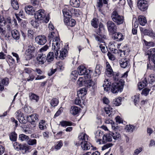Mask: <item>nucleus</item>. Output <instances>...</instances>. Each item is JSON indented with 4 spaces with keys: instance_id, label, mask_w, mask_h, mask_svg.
<instances>
[{
    "instance_id": "f257e3e1",
    "label": "nucleus",
    "mask_w": 155,
    "mask_h": 155,
    "mask_svg": "<svg viewBox=\"0 0 155 155\" xmlns=\"http://www.w3.org/2000/svg\"><path fill=\"white\" fill-rule=\"evenodd\" d=\"M48 38L50 41L53 39L52 48L55 50V51L61 46L63 45L60 42L58 34L57 32L53 31L49 34Z\"/></svg>"
},
{
    "instance_id": "f03ea898",
    "label": "nucleus",
    "mask_w": 155,
    "mask_h": 155,
    "mask_svg": "<svg viewBox=\"0 0 155 155\" xmlns=\"http://www.w3.org/2000/svg\"><path fill=\"white\" fill-rule=\"evenodd\" d=\"M45 11L42 9H40L38 10L35 14V17L36 19L38 20H43V21L47 23L49 21V17H46L45 18Z\"/></svg>"
},
{
    "instance_id": "7ed1b4c3",
    "label": "nucleus",
    "mask_w": 155,
    "mask_h": 155,
    "mask_svg": "<svg viewBox=\"0 0 155 155\" xmlns=\"http://www.w3.org/2000/svg\"><path fill=\"white\" fill-rule=\"evenodd\" d=\"M62 46L63 45L60 47L57 50H56V51H55V50H54L53 48H52V50H54V51L55 54V58L56 59H57L58 58L61 60H63L67 55L68 51L67 48H65L60 51V54H59L58 51Z\"/></svg>"
},
{
    "instance_id": "20e7f679",
    "label": "nucleus",
    "mask_w": 155,
    "mask_h": 155,
    "mask_svg": "<svg viewBox=\"0 0 155 155\" xmlns=\"http://www.w3.org/2000/svg\"><path fill=\"white\" fill-rule=\"evenodd\" d=\"M124 82L122 81H119L117 82L112 84L111 90L114 93H116L118 92H121L123 87Z\"/></svg>"
},
{
    "instance_id": "39448f33",
    "label": "nucleus",
    "mask_w": 155,
    "mask_h": 155,
    "mask_svg": "<svg viewBox=\"0 0 155 155\" xmlns=\"http://www.w3.org/2000/svg\"><path fill=\"white\" fill-rule=\"evenodd\" d=\"M111 17L112 20L117 25L122 24L124 21L123 16L119 15L116 11L112 12Z\"/></svg>"
},
{
    "instance_id": "423d86ee",
    "label": "nucleus",
    "mask_w": 155,
    "mask_h": 155,
    "mask_svg": "<svg viewBox=\"0 0 155 155\" xmlns=\"http://www.w3.org/2000/svg\"><path fill=\"white\" fill-rule=\"evenodd\" d=\"M89 71L83 65L79 66L78 68V72L80 75H84V78L86 79L90 77L89 74Z\"/></svg>"
},
{
    "instance_id": "0eeeda50",
    "label": "nucleus",
    "mask_w": 155,
    "mask_h": 155,
    "mask_svg": "<svg viewBox=\"0 0 155 155\" xmlns=\"http://www.w3.org/2000/svg\"><path fill=\"white\" fill-rule=\"evenodd\" d=\"M137 4L138 8L142 11H144L147 10L149 6L148 3L145 0L138 1Z\"/></svg>"
},
{
    "instance_id": "6e6552de",
    "label": "nucleus",
    "mask_w": 155,
    "mask_h": 155,
    "mask_svg": "<svg viewBox=\"0 0 155 155\" xmlns=\"http://www.w3.org/2000/svg\"><path fill=\"white\" fill-rule=\"evenodd\" d=\"M75 11V10H73V8L71 7H66L63 9L62 10L64 16L66 18L67 16L69 17H71L73 12Z\"/></svg>"
},
{
    "instance_id": "1a4fd4ad",
    "label": "nucleus",
    "mask_w": 155,
    "mask_h": 155,
    "mask_svg": "<svg viewBox=\"0 0 155 155\" xmlns=\"http://www.w3.org/2000/svg\"><path fill=\"white\" fill-rule=\"evenodd\" d=\"M107 25L108 30L109 32L114 33L116 31L117 26L113 21H109L107 22Z\"/></svg>"
},
{
    "instance_id": "9d476101",
    "label": "nucleus",
    "mask_w": 155,
    "mask_h": 155,
    "mask_svg": "<svg viewBox=\"0 0 155 155\" xmlns=\"http://www.w3.org/2000/svg\"><path fill=\"white\" fill-rule=\"evenodd\" d=\"M46 58L45 55L43 53L38 54L37 57V63L40 64H43L46 61Z\"/></svg>"
},
{
    "instance_id": "9b49d317",
    "label": "nucleus",
    "mask_w": 155,
    "mask_h": 155,
    "mask_svg": "<svg viewBox=\"0 0 155 155\" xmlns=\"http://www.w3.org/2000/svg\"><path fill=\"white\" fill-rule=\"evenodd\" d=\"M120 67L123 68L128 67L130 65L129 60L126 58H121L119 60Z\"/></svg>"
},
{
    "instance_id": "f8f14e48",
    "label": "nucleus",
    "mask_w": 155,
    "mask_h": 155,
    "mask_svg": "<svg viewBox=\"0 0 155 155\" xmlns=\"http://www.w3.org/2000/svg\"><path fill=\"white\" fill-rule=\"evenodd\" d=\"M95 40L99 44L105 43L104 40L107 39L106 36L103 34H97L95 35Z\"/></svg>"
},
{
    "instance_id": "ddd939ff",
    "label": "nucleus",
    "mask_w": 155,
    "mask_h": 155,
    "mask_svg": "<svg viewBox=\"0 0 155 155\" xmlns=\"http://www.w3.org/2000/svg\"><path fill=\"white\" fill-rule=\"evenodd\" d=\"M37 43L40 45H43L46 42V37L44 35H39L37 36L35 38Z\"/></svg>"
},
{
    "instance_id": "4468645a",
    "label": "nucleus",
    "mask_w": 155,
    "mask_h": 155,
    "mask_svg": "<svg viewBox=\"0 0 155 155\" xmlns=\"http://www.w3.org/2000/svg\"><path fill=\"white\" fill-rule=\"evenodd\" d=\"M147 54L149 55L148 59L151 58L152 61L155 64V48L150 49L148 51Z\"/></svg>"
},
{
    "instance_id": "2eb2a0df",
    "label": "nucleus",
    "mask_w": 155,
    "mask_h": 155,
    "mask_svg": "<svg viewBox=\"0 0 155 155\" xmlns=\"http://www.w3.org/2000/svg\"><path fill=\"white\" fill-rule=\"evenodd\" d=\"M95 137L97 139L96 142L98 144H102V139H100V137L102 136L103 133L100 130H97L94 133Z\"/></svg>"
},
{
    "instance_id": "dca6fc26",
    "label": "nucleus",
    "mask_w": 155,
    "mask_h": 155,
    "mask_svg": "<svg viewBox=\"0 0 155 155\" xmlns=\"http://www.w3.org/2000/svg\"><path fill=\"white\" fill-rule=\"evenodd\" d=\"M112 140V134H109L104 135L102 138V144L105 143L107 142L111 141Z\"/></svg>"
},
{
    "instance_id": "f3484780",
    "label": "nucleus",
    "mask_w": 155,
    "mask_h": 155,
    "mask_svg": "<svg viewBox=\"0 0 155 155\" xmlns=\"http://www.w3.org/2000/svg\"><path fill=\"white\" fill-rule=\"evenodd\" d=\"M25 11L27 14L32 15L35 14V10L32 6L28 5L25 7Z\"/></svg>"
},
{
    "instance_id": "a211bd4d",
    "label": "nucleus",
    "mask_w": 155,
    "mask_h": 155,
    "mask_svg": "<svg viewBox=\"0 0 155 155\" xmlns=\"http://www.w3.org/2000/svg\"><path fill=\"white\" fill-rule=\"evenodd\" d=\"M88 136L85 133H81L78 137L79 143L82 142H87L88 140Z\"/></svg>"
},
{
    "instance_id": "6ab92c4d",
    "label": "nucleus",
    "mask_w": 155,
    "mask_h": 155,
    "mask_svg": "<svg viewBox=\"0 0 155 155\" xmlns=\"http://www.w3.org/2000/svg\"><path fill=\"white\" fill-rule=\"evenodd\" d=\"M81 145V147L83 150H87L90 149L91 144L87 141L79 143Z\"/></svg>"
},
{
    "instance_id": "aec40b11",
    "label": "nucleus",
    "mask_w": 155,
    "mask_h": 155,
    "mask_svg": "<svg viewBox=\"0 0 155 155\" xmlns=\"http://www.w3.org/2000/svg\"><path fill=\"white\" fill-rule=\"evenodd\" d=\"M64 22L67 25L71 27L74 26L76 24V21L74 19H68V18H66L64 20Z\"/></svg>"
},
{
    "instance_id": "412c9836",
    "label": "nucleus",
    "mask_w": 155,
    "mask_h": 155,
    "mask_svg": "<svg viewBox=\"0 0 155 155\" xmlns=\"http://www.w3.org/2000/svg\"><path fill=\"white\" fill-rule=\"evenodd\" d=\"M111 83L109 82L108 79H106L103 84V87L105 91H108L110 89Z\"/></svg>"
},
{
    "instance_id": "4be33fe9",
    "label": "nucleus",
    "mask_w": 155,
    "mask_h": 155,
    "mask_svg": "<svg viewBox=\"0 0 155 155\" xmlns=\"http://www.w3.org/2000/svg\"><path fill=\"white\" fill-rule=\"evenodd\" d=\"M11 31L12 35V37L15 39L18 40L20 38V34L18 31L15 29Z\"/></svg>"
},
{
    "instance_id": "5701e85b",
    "label": "nucleus",
    "mask_w": 155,
    "mask_h": 155,
    "mask_svg": "<svg viewBox=\"0 0 155 155\" xmlns=\"http://www.w3.org/2000/svg\"><path fill=\"white\" fill-rule=\"evenodd\" d=\"M86 94L85 88H83L77 91V96L78 97L81 98L85 96Z\"/></svg>"
},
{
    "instance_id": "b1692460",
    "label": "nucleus",
    "mask_w": 155,
    "mask_h": 155,
    "mask_svg": "<svg viewBox=\"0 0 155 155\" xmlns=\"http://www.w3.org/2000/svg\"><path fill=\"white\" fill-rule=\"evenodd\" d=\"M79 110L80 109L78 107L73 106L71 107L70 111L71 114L75 115L78 114Z\"/></svg>"
},
{
    "instance_id": "393cba45",
    "label": "nucleus",
    "mask_w": 155,
    "mask_h": 155,
    "mask_svg": "<svg viewBox=\"0 0 155 155\" xmlns=\"http://www.w3.org/2000/svg\"><path fill=\"white\" fill-rule=\"evenodd\" d=\"M52 51L49 52L47 55L46 59L48 62H51L52 61L54 58L55 55H54V50H52Z\"/></svg>"
},
{
    "instance_id": "a878e982",
    "label": "nucleus",
    "mask_w": 155,
    "mask_h": 155,
    "mask_svg": "<svg viewBox=\"0 0 155 155\" xmlns=\"http://www.w3.org/2000/svg\"><path fill=\"white\" fill-rule=\"evenodd\" d=\"M113 38L116 41H122L124 38L123 35L121 33H117L115 34Z\"/></svg>"
},
{
    "instance_id": "bb28decb",
    "label": "nucleus",
    "mask_w": 155,
    "mask_h": 155,
    "mask_svg": "<svg viewBox=\"0 0 155 155\" xmlns=\"http://www.w3.org/2000/svg\"><path fill=\"white\" fill-rule=\"evenodd\" d=\"M138 20L140 24L142 26L145 25L147 23L145 17L143 16H139L138 18Z\"/></svg>"
},
{
    "instance_id": "cd10ccee",
    "label": "nucleus",
    "mask_w": 155,
    "mask_h": 155,
    "mask_svg": "<svg viewBox=\"0 0 155 155\" xmlns=\"http://www.w3.org/2000/svg\"><path fill=\"white\" fill-rule=\"evenodd\" d=\"M113 109L109 105H107L105 108L104 110L106 114H108L109 116H112L113 114Z\"/></svg>"
},
{
    "instance_id": "c85d7f7f",
    "label": "nucleus",
    "mask_w": 155,
    "mask_h": 155,
    "mask_svg": "<svg viewBox=\"0 0 155 155\" xmlns=\"http://www.w3.org/2000/svg\"><path fill=\"white\" fill-rule=\"evenodd\" d=\"M147 84V81L145 79L142 81L139 82L138 85V89L139 90H141L144 87L146 86Z\"/></svg>"
},
{
    "instance_id": "c756f323",
    "label": "nucleus",
    "mask_w": 155,
    "mask_h": 155,
    "mask_svg": "<svg viewBox=\"0 0 155 155\" xmlns=\"http://www.w3.org/2000/svg\"><path fill=\"white\" fill-rule=\"evenodd\" d=\"M25 58H26V61H27V64H25L24 62H23V64L25 65V66H28V61L31 59L33 56V54L28 53V52H27L26 51L25 52Z\"/></svg>"
},
{
    "instance_id": "7c9ffc66",
    "label": "nucleus",
    "mask_w": 155,
    "mask_h": 155,
    "mask_svg": "<svg viewBox=\"0 0 155 155\" xmlns=\"http://www.w3.org/2000/svg\"><path fill=\"white\" fill-rule=\"evenodd\" d=\"M70 3L71 6L75 7H78L80 4L79 0H70Z\"/></svg>"
},
{
    "instance_id": "2f4dec72",
    "label": "nucleus",
    "mask_w": 155,
    "mask_h": 155,
    "mask_svg": "<svg viewBox=\"0 0 155 155\" xmlns=\"http://www.w3.org/2000/svg\"><path fill=\"white\" fill-rule=\"evenodd\" d=\"M45 121L44 120H42L39 124V127L41 130H44L46 129Z\"/></svg>"
},
{
    "instance_id": "473e14b6",
    "label": "nucleus",
    "mask_w": 155,
    "mask_h": 155,
    "mask_svg": "<svg viewBox=\"0 0 155 155\" xmlns=\"http://www.w3.org/2000/svg\"><path fill=\"white\" fill-rule=\"evenodd\" d=\"M29 97L31 100H35L36 102H37L39 99V97L38 96L32 93H30Z\"/></svg>"
},
{
    "instance_id": "72a5a7b5",
    "label": "nucleus",
    "mask_w": 155,
    "mask_h": 155,
    "mask_svg": "<svg viewBox=\"0 0 155 155\" xmlns=\"http://www.w3.org/2000/svg\"><path fill=\"white\" fill-rule=\"evenodd\" d=\"M29 125L28 124L24 125L23 127V131L26 134H31L32 133L31 130H30Z\"/></svg>"
},
{
    "instance_id": "f704fd0d",
    "label": "nucleus",
    "mask_w": 155,
    "mask_h": 155,
    "mask_svg": "<svg viewBox=\"0 0 155 155\" xmlns=\"http://www.w3.org/2000/svg\"><path fill=\"white\" fill-rule=\"evenodd\" d=\"M11 5L15 9L17 10L19 8V5L17 0H11Z\"/></svg>"
},
{
    "instance_id": "c9c22d12",
    "label": "nucleus",
    "mask_w": 155,
    "mask_h": 155,
    "mask_svg": "<svg viewBox=\"0 0 155 155\" xmlns=\"http://www.w3.org/2000/svg\"><path fill=\"white\" fill-rule=\"evenodd\" d=\"M94 85V83L91 80H87L85 81L84 85L87 87L93 86Z\"/></svg>"
},
{
    "instance_id": "e433bc0d",
    "label": "nucleus",
    "mask_w": 155,
    "mask_h": 155,
    "mask_svg": "<svg viewBox=\"0 0 155 155\" xmlns=\"http://www.w3.org/2000/svg\"><path fill=\"white\" fill-rule=\"evenodd\" d=\"M99 47L101 51L103 53H105L107 51V47L105 45V42L103 43L99 44Z\"/></svg>"
},
{
    "instance_id": "4c0bfd02",
    "label": "nucleus",
    "mask_w": 155,
    "mask_h": 155,
    "mask_svg": "<svg viewBox=\"0 0 155 155\" xmlns=\"http://www.w3.org/2000/svg\"><path fill=\"white\" fill-rule=\"evenodd\" d=\"M101 69L102 67L100 65H97L96 66L95 70V73L96 74V76L100 74Z\"/></svg>"
},
{
    "instance_id": "58836bf2",
    "label": "nucleus",
    "mask_w": 155,
    "mask_h": 155,
    "mask_svg": "<svg viewBox=\"0 0 155 155\" xmlns=\"http://www.w3.org/2000/svg\"><path fill=\"white\" fill-rule=\"evenodd\" d=\"M35 49V48L33 45H28V48L25 51L33 54V53L34 52Z\"/></svg>"
},
{
    "instance_id": "ea45409f",
    "label": "nucleus",
    "mask_w": 155,
    "mask_h": 155,
    "mask_svg": "<svg viewBox=\"0 0 155 155\" xmlns=\"http://www.w3.org/2000/svg\"><path fill=\"white\" fill-rule=\"evenodd\" d=\"M121 98L120 97L116 98L113 100V104L116 106H119L121 104Z\"/></svg>"
},
{
    "instance_id": "a19ab883",
    "label": "nucleus",
    "mask_w": 155,
    "mask_h": 155,
    "mask_svg": "<svg viewBox=\"0 0 155 155\" xmlns=\"http://www.w3.org/2000/svg\"><path fill=\"white\" fill-rule=\"evenodd\" d=\"M59 103V101L58 99L56 98H53L52 99L50 104L51 106L54 107L57 105Z\"/></svg>"
},
{
    "instance_id": "79ce46f5",
    "label": "nucleus",
    "mask_w": 155,
    "mask_h": 155,
    "mask_svg": "<svg viewBox=\"0 0 155 155\" xmlns=\"http://www.w3.org/2000/svg\"><path fill=\"white\" fill-rule=\"evenodd\" d=\"M9 137L11 140L15 141L17 140V134L14 132H12L10 135Z\"/></svg>"
},
{
    "instance_id": "37998d69",
    "label": "nucleus",
    "mask_w": 155,
    "mask_h": 155,
    "mask_svg": "<svg viewBox=\"0 0 155 155\" xmlns=\"http://www.w3.org/2000/svg\"><path fill=\"white\" fill-rule=\"evenodd\" d=\"M139 94H137L136 95H134L132 97V99L133 100L134 102L135 105H136V104H137L139 101Z\"/></svg>"
},
{
    "instance_id": "c03bdc74",
    "label": "nucleus",
    "mask_w": 155,
    "mask_h": 155,
    "mask_svg": "<svg viewBox=\"0 0 155 155\" xmlns=\"http://www.w3.org/2000/svg\"><path fill=\"white\" fill-rule=\"evenodd\" d=\"M29 149V147L26 145H21V149L23 151L22 152L23 153H25L28 151Z\"/></svg>"
},
{
    "instance_id": "a18cd8bd",
    "label": "nucleus",
    "mask_w": 155,
    "mask_h": 155,
    "mask_svg": "<svg viewBox=\"0 0 155 155\" xmlns=\"http://www.w3.org/2000/svg\"><path fill=\"white\" fill-rule=\"evenodd\" d=\"M6 23L5 24L7 23H8V25H7V30L8 31L11 30L12 29L11 28V27H10V25H11V18L9 17H8L7 18L6 20Z\"/></svg>"
},
{
    "instance_id": "49530a36",
    "label": "nucleus",
    "mask_w": 155,
    "mask_h": 155,
    "mask_svg": "<svg viewBox=\"0 0 155 155\" xmlns=\"http://www.w3.org/2000/svg\"><path fill=\"white\" fill-rule=\"evenodd\" d=\"M84 78L83 77H80L77 81V84L79 87L82 86L83 83H84L85 81Z\"/></svg>"
},
{
    "instance_id": "de8ad7c7",
    "label": "nucleus",
    "mask_w": 155,
    "mask_h": 155,
    "mask_svg": "<svg viewBox=\"0 0 155 155\" xmlns=\"http://www.w3.org/2000/svg\"><path fill=\"white\" fill-rule=\"evenodd\" d=\"M60 124L62 127H66L72 125V123L71 122L63 121L60 122Z\"/></svg>"
},
{
    "instance_id": "09e8293b",
    "label": "nucleus",
    "mask_w": 155,
    "mask_h": 155,
    "mask_svg": "<svg viewBox=\"0 0 155 155\" xmlns=\"http://www.w3.org/2000/svg\"><path fill=\"white\" fill-rule=\"evenodd\" d=\"M31 118V121L33 122H35L38 121V116L37 114H31L29 116Z\"/></svg>"
},
{
    "instance_id": "8fccbe9b",
    "label": "nucleus",
    "mask_w": 155,
    "mask_h": 155,
    "mask_svg": "<svg viewBox=\"0 0 155 155\" xmlns=\"http://www.w3.org/2000/svg\"><path fill=\"white\" fill-rule=\"evenodd\" d=\"M123 50H119L118 52L119 54H120V57H124L125 55H127L128 53L129 50H124V48H123Z\"/></svg>"
},
{
    "instance_id": "3c124183",
    "label": "nucleus",
    "mask_w": 155,
    "mask_h": 155,
    "mask_svg": "<svg viewBox=\"0 0 155 155\" xmlns=\"http://www.w3.org/2000/svg\"><path fill=\"white\" fill-rule=\"evenodd\" d=\"M19 139L21 141H26L28 139L29 137L24 134H21L19 135Z\"/></svg>"
},
{
    "instance_id": "603ef678",
    "label": "nucleus",
    "mask_w": 155,
    "mask_h": 155,
    "mask_svg": "<svg viewBox=\"0 0 155 155\" xmlns=\"http://www.w3.org/2000/svg\"><path fill=\"white\" fill-rule=\"evenodd\" d=\"M15 15L18 21H20L21 20V19H20L18 17V15L20 16H21V18H23L24 17V13L22 10L21 11L19 12L18 14L15 13Z\"/></svg>"
},
{
    "instance_id": "864d4df0",
    "label": "nucleus",
    "mask_w": 155,
    "mask_h": 155,
    "mask_svg": "<svg viewBox=\"0 0 155 155\" xmlns=\"http://www.w3.org/2000/svg\"><path fill=\"white\" fill-rule=\"evenodd\" d=\"M134 128V126L130 124L129 125H127L125 128L126 130L128 132H132Z\"/></svg>"
},
{
    "instance_id": "5fc2aeb1",
    "label": "nucleus",
    "mask_w": 155,
    "mask_h": 155,
    "mask_svg": "<svg viewBox=\"0 0 155 155\" xmlns=\"http://www.w3.org/2000/svg\"><path fill=\"white\" fill-rule=\"evenodd\" d=\"M111 134H112V137H113L115 140L120 139V134L117 132L113 133Z\"/></svg>"
},
{
    "instance_id": "6e6d98bb",
    "label": "nucleus",
    "mask_w": 155,
    "mask_h": 155,
    "mask_svg": "<svg viewBox=\"0 0 155 155\" xmlns=\"http://www.w3.org/2000/svg\"><path fill=\"white\" fill-rule=\"evenodd\" d=\"M15 116L18 119L21 117L23 116V114L21 112V110H17L15 114Z\"/></svg>"
},
{
    "instance_id": "4d7b16f0",
    "label": "nucleus",
    "mask_w": 155,
    "mask_h": 155,
    "mask_svg": "<svg viewBox=\"0 0 155 155\" xmlns=\"http://www.w3.org/2000/svg\"><path fill=\"white\" fill-rule=\"evenodd\" d=\"M37 141L35 139H30L27 142L28 144L30 145L33 146L36 144Z\"/></svg>"
},
{
    "instance_id": "13d9d810",
    "label": "nucleus",
    "mask_w": 155,
    "mask_h": 155,
    "mask_svg": "<svg viewBox=\"0 0 155 155\" xmlns=\"http://www.w3.org/2000/svg\"><path fill=\"white\" fill-rule=\"evenodd\" d=\"M7 61L10 63L12 64H14L15 63V61L13 57L10 55L7 56Z\"/></svg>"
},
{
    "instance_id": "bf43d9fd",
    "label": "nucleus",
    "mask_w": 155,
    "mask_h": 155,
    "mask_svg": "<svg viewBox=\"0 0 155 155\" xmlns=\"http://www.w3.org/2000/svg\"><path fill=\"white\" fill-rule=\"evenodd\" d=\"M150 90V89L146 88L142 90L141 94L143 95L147 96L149 94Z\"/></svg>"
},
{
    "instance_id": "052dcab7",
    "label": "nucleus",
    "mask_w": 155,
    "mask_h": 155,
    "mask_svg": "<svg viewBox=\"0 0 155 155\" xmlns=\"http://www.w3.org/2000/svg\"><path fill=\"white\" fill-rule=\"evenodd\" d=\"M148 80L150 83H153L155 81V75L154 74H151L148 78Z\"/></svg>"
},
{
    "instance_id": "680f3d73",
    "label": "nucleus",
    "mask_w": 155,
    "mask_h": 155,
    "mask_svg": "<svg viewBox=\"0 0 155 155\" xmlns=\"http://www.w3.org/2000/svg\"><path fill=\"white\" fill-rule=\"evenodd\" d=\"M97 19L95 18H93L91 21V24L94 28H97L98 25L97 23Z\"/></svg>"
},
{
    "instance_id": "e2e57ef3",
    "label": "nucleus",
    "mask_w": 155,
    "mask_h": 155,
    "mask_svg": "<svg viewBox=\"0 0 155 155\" xmlns=\"http://www.w3.org/2000/svg\"><path fill=\"white\" fill-rule=\"evenodd\" d=\"M31 24L34 28H37L39 26V23L36 20H32L31 21Z\"/></svg>"
},
{
    "instance_id": "0e129e2a",
    "label": "nucleus",
    "mask_w": 155,
    "mask_h": 155,
    "mask_svg": "<svg viewBox=\"0 0 155 155\" xmlns=\"http://www.w3.org/2000/svg\"><path fill=\"white\" fill-rule=\"evenodd\" d=\"M63 145L62 142L60 141L57 142V144L55 146V148L57 150L60 149Z\"/></svg>"
},
{
    "instance_id": "69168bd1",
    "label": "nucleus",
    "mask_w": 155,
    "mask_h": 155,
    "mask_svg": "<svg viewBox=\"0 0 155 155\" xmlns=\"http://www.w3.org/2000/svg\"><path fill=\"white\" fill-rule=\"evenodd\" d=\"M143 150V148L140 147L136 149L134 151V155H138Z\"/></svg>"
},
{
    "instance_id": "338daca9",
    "label": "nucleus",
    "mask_w": 155,
    "mask_h": 155,
    "mask_svg": "<svg viewBox=\"0 0 155 155\" xmlns=\"http://www.w3.org/2000/svg\"><path fill=\"white\" fill-rule=\"evenodd\" d=\"M105 74L107 76L110 77L113 75L114 72L113 70H106L105 71Z\"/></svg>"
},
{
    "instance_id": "774afa93",
    "label": "nucleus",
    "mask_w": 155,
    "mask_h": 155,
    "mask_svg": "<svg viewBox=\"0 0 155 155\" xmlns=\"http://www.w3.org/2000/svg\"><path fill=\"white\" fill-rule=\"evenodd\" d=\"M100 154V153L98 151H95V152L91 153V152H88L83 155H99Z\"/></svg>"
}]
</instances>
